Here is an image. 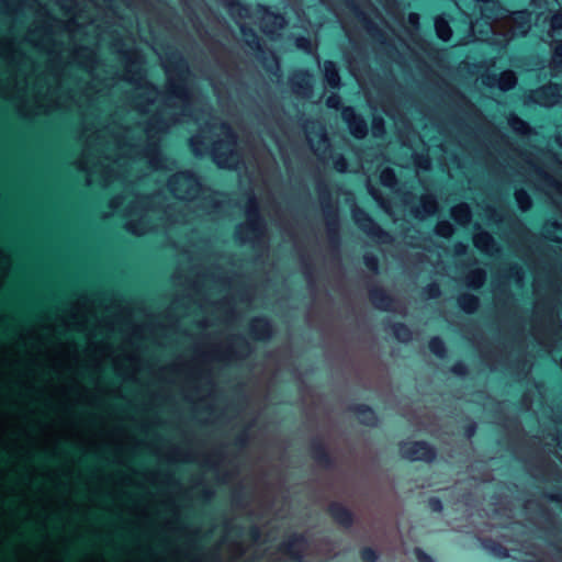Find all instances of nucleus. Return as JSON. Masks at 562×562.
Segmentation results:
<instances>
[{
	"label": "nucleus",
	"instance_id": "51",
	"mask_svg": "<svg viewBox=\"0 0 562 562\" xmlns=\"http://www.w3.org/2000/svg\"><path fill=\"white\" fill-rule=\"evenodd\" d=\"M130 367H134L135 362L133 358H128Z\"/></svg>",
	"mask_w": 562,
	"mask_h": 562
},
{
	"label": "nucleus",
	"instance_id": "37",
	"mask_svg": "<svg viewBox=\"0 0 562 562\" xmlns=\"http://www.w3.org/2000/svg\"><path fill=\"white\" fill-rule=\"evenodd\" d=\"M509 124L513 127V130H515L516 132L522 133V134H525L528 130L527 124L518 117H510Z\"/></svg>",
	"mask_w": 562,
	"mask_h": 562
},
{
	"label": "nucleus",
	"instance_id": "5",
	"mask_svg": "<svg viewBox=\"0 0 562 562\" xmlns=\"http://www.w3.org/2000/svg\"><path fill=\"white\" fill-rule=\"evenodd\" d=\"M126 165V161L122 157L113 159L109 154L103 158H99L97 162H91L88 155L86 154L80 161V167L88 172V181L92 182L97 179L102 180L104 183H109L113 179V172L115 169H120Z\"/></svg>",
	"mask_w": 562,
	"mask_h": 562
},
{
	"label": "nucleus",
	"instance_id": "52",
	"mask_svg": "<svg viewBox=\"0 0 562 562\" xmlns=\"http://www.w3.org/2000/svg\"><path fill=\"white\" fill-rule=\"evenodd\" d=\"M557 142L562 146V137L558 136Z\"/></svg>",
	"mask_w": 562,
	"mask_h": 562
},
{
	"label": "nucleus",
	"instance_id": "20",
	"mask_svg": "<svg viewBox=\"0 0 562 562\" xmlns=\"http://www.w3.org/2000/svg\"><path fill=\"white\" fill-rule=\"evenodd\" d=\"M353 218L361 229H363L368 234H374V231H375L374 224L371 221V218L368 217V215L363 211H361L359 209H355L353 210Z\"/></svg>",
	"mask_w": 562,
	"mask_h": 562
},
{
	"label": "nucleus",
	"instance_id": "13",
	"mask_svg": "<svg viewBox=\"0 0 562 562\" xmlns=\"http://www.w3.org/2000/svg\"><path fill=\"white\" fill-rule=\"evenodd\" d=\"M292 89L301 95H308L311 89V76L306 71H297L291 77Z\"/></svg>",
	"mask_w": 562,
	"mask_h": 562
},
{
	"label": "nucleus",
	"instance_id": "25",
	"mask_svg": "<svg viewBox=\"0 0 562 562\" xmlns=\"http://www.w3.org/2000/svg\"><path fill=\"white\" fill-rule=\"evenodd\" d=\"M516 85V76L513 71H504L498 79V87L506 91L514 88Z\"/></svg>",
	"mask_w": 562,
	"mask_h": 562
},
{
	"label": "nucleus",
	"instance_id": "19",
	"mask_svg": "<svg viewBox=\"0 0 562 562\" xmlns=\"http://www.w3.org/2000/svg\"><path fill=\"white\" fill-rule=\"evenodd\" d=\"M353 409H355L356 417L360 423L368 425V426L375 425L376 417L371 408H369L364 405H359V406H356Z\"/></svg>",
	"mask_w": 562,
	"mask_h": 562
},
{
	"label": "nucleus",
	"instance_id": "7",
	"mask_svg": "<svg viewBox=\"0 0 562 562\" xmlns=\"http://www.w3.org/2000/svg\"><path fill=\"white\" fill-rule=\"evenodd\" d=\"M171 192L178 199H193L200 191V184L193 175L181 172L175 175L169 181Z\"/></svg>",
	"mask_w": 562,
	"mask_h": 562
},
{
	"label": "nucleus",
	"instance_id": "4",
	"mask_svg": "<svg viewBox=\"0 0 562 562\" xmlns=\"http://www.w3.org/2000/svg\"><path fill=\"white\" fill-rule=\"evenodd\" d=\"M169 125H161L159 120L155 119L153 122L148 124L146 127V146L144 148V154L142 157L132 158L133 165H140L143 160L146 164L150 165L154 169L167 168L168 161L166 158L161 157L160 153L157 150L156 140L157 136L160 133H164Z\"/></svg>",
	"mask_w": 562,
	"mask_h": 562
},
{
	"label": "nucleus",
	"instance_id": "11",
	"mask_svg": "<svg viewBox=\"0 0 562 562\" xmlns=\"http://www.w3.org/2000/svg\"><path fill=\"white\" fill-rule=\"evenodd\" d=\"M307 139L312 149L321 156L326 155L328 150V142L324 127L319 124H313L312 130L307 131Z\"/></svg>",
	"mask_w": 562,
	"mask_h": 562
},
{
	"label": "nucleus",
	"instance_id": "8",
	"mask_svg": "<svg viewBox=\"0 0 562 562\" xmlns=\"http://www.w3.org/2000/svg\"><path fill=\"white\" fill-rule=\"evenodd\" d=\"M246 216V223L237 231V235L243 241L258 238L263 229L262 223L257 215L256 202L252 199L248 201Z\"/></svg>",
	"mask_w": 562,
	"mask_h": 562
},
{
	"label": "nucleus",
	"instance_id": "23",
	"mask_svg": "<svg viewBox=\"0 0 562 562\" xmlns=\"http://www.w3.org/2000/svg\"><path fill=\"white\" fill-rule=\"evenodd\" d=\"M435 29L437 32V35L445 42L449 41L451 37V29L448 24V22L442 18H437L435 21Z\"/></svg>",
	"mask_w": 562,
	"mask_h": 562
},
{
	"label": "nucleus",
	"instance_id": "36",
	"mask_svg": "<svg viewBox=\"0 0 562 562\" xmlns=\"http://www.w3.org/2000/svg\"><path fill=\"white\" fill-rule=\"evenodd\" d=\"M429 348L430 350L439 356V357H442L443 353H445V346H443V342L438 339V338H434L430 342H429Z\"/></svg>",
	"mask_w": 562,
	"mask_h": 562
},
{
	"label": "nucleus",
	"instance_id": "14",
	"mask_svg": "<svg viewBox=\"0 0 562 562\" xmlns=\"http://www.w3.org/2000/svg\"><path fill=\"white\" fill-rule=\"evenodd\" d=\"M262 31L268 34H274L284 27V19L281 15L266 13L261 19Z\"/></svg>",
	"mask_w": 562,
	"mask_h": 562
},
{
	"label": "nucleus",
	"instance_id": "3",
	"mask_svg": "<svg viewBox=\"0 0 562 562\" xmlns=\"http://www.w3.org/2000/svg\"><path fill=\"white\" fill-rule=\"evenodd\" d=\"M124 199L127 200L124 210L126 216L125 228L134 235L148 233L154 224L151 213L145 209L146 199L134 195H127Z\"/></svg>",
	"mask_w": 562,
	"mask_h": 562
},
{
	"label": "nucleus",
	"instance_id": "18",
	"mask_svg": "<svg viewBox=\"0 0 562 562\" xmlns=\"http://www.w3.org/2000/svg\"><path fill=\"white\" fill-rule=\"evenodd\" d=\"M474 245L482 251L492 254L495 250V243L492 236L487 233H477L474 236Z\"/></svg>",
	"mask_w": 562,
	"mask_h": 562
},
{
	"label": "nucleus",
	"instance_id": "29",
	"mask_svg": "<svg viewBox=\"0 0 562 562\" xmlns=\"http://www.w3.org/2000/svg\"><path fill=\"white\" fill-rule=\"evenodd\" d=\"M515 198H516V201H517L519 207L522 211H526L530 207L531 201H530L529 195L525 191H522V190L516 191Z\"/></svg>",
	"mask_w": 562,
	"mask_h": 562
},
{
	"label": "nucleus",
	"instance_id": "30",
	"mask_svg": "<svg viewBox=\"0 0 562 562\" xmlns=\"http://www.w3.org/2000/svg\"><path fill=\"white\" fill-rule=\"evenodd\" d=\"M540 186L548 194H552L553 191H560L561 189V186L547 175L543 177V183Z\"/></svg>",
	"mask_w": 562,
	"mask_h": 562
},
{
	"label": "nucleus",
	"instance_id": "49",
	"mask_svg": "<svg viewBox=\"0 0 562 562\" xmlns=\"http://www.w3.org/2000/svg\"><path fill=\"white\" fill-rule=\"evenodd\" d=\"M122 199L121 198H115L111 201V207L113 209H116L119 207L121 204H122Z\"/></svg>",
	"mask_w": 562,
	"mask_h": 562
},
{
	"label": "nucleus",
	"instance_id": "39",
	"mask_svg": "<svg viewBox=\"0 0 562 562\" xmlns=\"http://www.w3.org/2000/svg\"><path fill=\"white\" fill-rule=\"evenodd\" d=\"M34 102L36 104L37 110H40V111H48L49 109L53 108V105L48 101H46L43 98H40L38 95H35Z\"/></svg>",
	"mask_w": 562,
	"mask_h": 562
},
{
	"label": "nucleus",
	"instance_id": "28",
	"mask_svg": "<svg viewBox=\"0 0 562 562\" xmlns=\"http://www.w3.org/2000/svg\"><path fill=\"white\" fill-rule=\"evenodd\" d=\"M393 333L400 341H408L412 338L411 330L403 324H396L393 326Z\"/></svg>",
	"mask_w": 562,
	"mask_h": 562
},
{
	"label": "nucleus",
	"instance_id": "31",
	"mask_svg": "<svg viewBox=\"0 0 562 562\" xmlns=\"http://www.w3.org/2000/svg\"><path fill=\"white\" fill-rule=\"evenodd\" d=\"M108 357L111 358V361L113 362L116 370L123 371V367L120 362L119 356H112V353L108 347H102V350H101L100 357H98V360H102Z\"/></svg>",
	"mask_w": 562,
	"mask_h": 562
},
{
	"label": "nucleus",
	"instance_id": "40",
	"mask_svg": "<svg viewBox=\"0 0 562 562\" xmlns=\"http://www.w3.org/2000/svg\"><path fill=\"white\" fill-rule=\"evenodd\" d=\"M553 61L555 64H562V43L554 47Z\"/></svg>",
	"mask_w": 562,
	"mask_h": 562
},
{
	"label": "nucleus",
	"instance_id": "47",
	"mask_svg": "<svg viewBox=\"0 0 562 562\" xmlns=\"http://www.w3.org/2000/svg\"><path fill=\"white\" fill-rule=\"evenodd\" d=\"M367 266L374 270L376 268V260L373 257L366 256Z\"/></svg>",
	"mask_w": 562,
	"mask_h": 562
},
{
	"label": "nucleus",
	"instance_id": "2",
	"mask_svg": "<svg viewBox=\"0 0 562 562\" xmlns=\"http://www.w3.org/2000/svg\"><path fill=\"white\" fill-rule=\"evenodd\" d=\"M166 72L169 83V95L166 101V109L162 116L175 115L177 109L184 110L189 103L188 79L189 72L184 64H180L176 69L166 66Z\"/></svg>",
	"mask_w": 562,
	"mask_h": 562
},
{
	"label": "nucleus",
	"instance_id": "34",
	"mask_svg": "<svg viewBox=\"0 0 562 562\" xmlns=\"http://www.w3.org/2000/svg\"><path fill=\"white\" fill-rule=\"evenodd\" d=\"M562 30V10L557 12L551 20L552 37Z\"/></svg>",
	"mask_w": 562,
	"mask_h": 562
},
{
	"label": "nucleus",
	"instance_id": "46",
	"mask_svg": "<svg viewBox=\"0 0 562 562\" xmlns=\"http://www.w3.org/2000/svg\"><path fill=\"white\" fill-rule=\"evenodd\" d=\"M416 557L419 562H432L431 558L420 550L416 551Z\"/></svg>",
	"mask_w": 562,
	"mask_h": 562
},
{
	"label": "nucleus",
	"instance_id": "24",
	"mask_svg": "<svg viewBox=\"0 0 562 562\" xmlns=\"http://www.w3.org/2000/svg\"><path fill=\"white\" fill-rule=\"evenodd\" d=\"M231 348L232 349H231L229 355L225 356V358L243 357V356H245L248 352V349H249L247 344L243 339H240V338L236 339L233 342Z\"/></svg>",
	"mask_w": 562,
	"mask_h": 562
},
{
	"label": "nucleus",
	"instance_id": "53",
	"mask_svg": "<svg viewBox=\"0 0 562 562\" xmlns=\"http://www.w3.org/2000/svg\"><path fill=\"white\" fill-rule=\"evenodd\" d=\"M424 168H428V161L425 162Z\"/></svg>",
	"mask_w": 562,
	"mask_h": 562
},
{
	"label": "nucleus",
	"instance_id": "44",
	"mask_svg": "<svg viewBox=\"0 0 562 562\" xmlns=\"http://www.w3.org/2000/svg\"><path fill=\"white\" fill-rule=\"evenodd\" d=\"M429 507L434 512H441L442 510V503L438 498H430L429 499Z\"/></svg>",
	"mask_w": 562,
	"mask_h": 562
},
{
	"label": "nucleus",
	"instance_id": "6",
	"mask_svg": "<svg viewBox=\"0 0 562 562\" xmlns=\"http://www.w3.org/2000/svg\"><path fill=\"white\" fill-rule=\"evenodd\" d=\"M400 456L408 461L430 462L436 458L435 449L426 441L404 440L398 443Z\"/></svg>",
	"mask_w": 562,
	"mask_h": 562
},
{
	"label": "nucleus",
	"instance_id": "26",
	"mask_svg": "<svg viewBox=\"0 0 562 562\" xmlns=\"http://www.w3.org/2000/svg\"><path fill=\"white\" fill-rule=\"evenodd\" d=\"M459 305L468 313H472L477 307V299L474 295L465 294L459 299Z\"/></svg>",
	"mask_w": 562,
	"mask_h": 562
},
{
	"label": "nucleus",
	"instance_id": "17",
	"mask_svg": "<svg viewBox=\"0 0 562 562\" xmlns=\"http://www.w3.org/2000/svg\"><path fill=\"white\" fill-rule=\"evenodd\" d=\"M323 71L326 82L331 88H338L340 83V77L336 65L331 61H326L324 64Z\"/></svg>",
	"mask_w": 562,
	"mask_h": 562
},
{
	"label": "nucleus",
	"instance_id": "10",
	"mask_svg": "<svg viewBox=\"0 0 562 562\" xmlns=\"http://www.w3.org/2000/svg\"><path fill=\"white\" fill-rule=\"evenodd\" d=\"M535 102L543 106H553L559 103L561 98V89L557 85H549L533 92Z\"/></svg>",
	"mask_w": 562,
	"mask_h": 562
},
{
	"label": "nucleus",
	"instance_id": "45",
	"mask_svg": "<svg viewBox=\"0 0 562 562\" xmlns=\"http://www.w3.org/2000/svg\"><path fill=\"white\" fill-rule=\"evenodd\" d=\"M362 558L366 562H373L375 560V553L368 549L362 552Z\"/></svg>",
	"mask_w": 562,
	"mask_h": 562
},
{
	"label": "nucleus",
	"instance_id": "1",
	"mask_svg": "<svg viewBox=\"0 0 562 562\" xmlns=\"http://www.w3.org/2000/svg\"><path fill=\"white\" fill-rule=\"evenodd\" d=\"M209 133L217 139L212 143L211 137L203 131L200 135L191 138L193 153L202 155L212 145L214 160L220 167L234 168L237 166L239 156L234 149L235 139L229 127L225 124H214Z\"/></svg>",
	"mask_w": 562,
	"mask_h": 562
},
{
	"label": "nucleus",
	"instance_id": "9",
	"mask_svg": "<svg viewBox=\"0 0 562 562\" xmlns=\"http://www.w3.org/2000/svg\"><path fill=\"white\" fill-rule=\"evenodd\" d=\"M530 24V14L525 11L512 13L502 22V26L507 27L512 36L527 34Z\"/></svg>",
	"mask_w": 562,
	"mask_h": 562
},
{
	"label": "nucleus",
	"instance_id": "16",
	"mask_svg": "<svg viewBox=\"0 0 562 562\" xmlns=\"http://www.w3.org/2000/svg\"><path fill=\"white\" fill-rule=\"evenodd\" d=\"M125 136L123 138L115 137L112 144H109L106 147V150L110 151L113 148L120 149L125 155L127 150H131V147H134V144H127V139L131 140L134 138V135L136 134L135 130H130L125 132Z\"/></svg>",
	"mask_w": 562,
	"mask_h": 562
},
{
	"label": "nucleus",
	"instance_id": "32",
	"mask_svg": "<svg viewBox=\"0 0 562 562\" xmlns=\"http://www.w3.org/2000/svg\"><path fill=\"white\" fill-rule=\"evenodd\" d=\"M436 232L442 237H450L453 233V227L449 222H440L436 227Z\"/></svg>",
	"mask_w": 562,
	"mask_h": 562
},
{
	"label": "nucleus",
	"instance_id": "15",
	"mask_svg": "<svg viewBox=\"0 0 562 562\" xmlns=\"http://www.w3.org/2000/svg\"><path fill=\"white\" fill-rule=\"evenodd\" d=\"M330 515L331 517L340 525L348 527L352 524V514L350 510L342 505L333 504L330 506Z\"/></svg>",
	"mask_w": 562,
	"mask_h": 562
},
{
	"label": "nucleus",
	"instance_id": "22",
	"mask_svg": "<svg viewBox=\"0 0 562 562\" xmlns=\"http://www.w3.org/2000/svg\"><path fill=\"white\" fill-rule=\"evenodd\" d=\"M251 333L258 339H263L270 335V325L266 319H256L251 325Z\"/></svg>",
	"mask_w": 562,
	"mask_h": 562
},
{
	"label": "nucleus",
	"instance_id": "33",
	"mask_svg": "<svg viewBox=\"0 0 562 562\" xmlns=\"http://www.w3.org/2000/svg\"><path fill=\"white\" fill-rule=\"evenodd\" d=\"M380 178L381 182L386 187H393L395 184V175L391 169H384Z\"/></svg>",
	"mask_w": 562,
	"mask_h": 562
},
{
	"label": "nucleus",
	"instance_id": "27",
	"mask_svg": "<svg viewBox=\"0 0 562 562\" xmlns=\"http://www.w3.org/2000/svg\"><path fill=\"white\" fill-rule=\"evenodd\" d=\"M485 273L483 270H474L468 277V284L473 288H479L484 283Z\"/></svg>",
	"mask_w": 562,
	"mask_h": 562
},
{
	"label": "nucleus",
	"instance_id": "43",
	"mask_svg": "<svg viewBox=\"0 0 562 562\" xmlns=\"http://www.w3.org/2000/svg\"><path fill=\"white\" fill-rule=\"evenodd\" d=\"M381 293H373L372 294V301L373 303L380 307V308H387L389 307V303L387 302H384L383 300H381V302L379 301V296H380Z\"/></svg>",
	"mask_w": 562,
	"mask_h": 562
},
{
	"label": "nucleus",
	"instance_id": "41",
	"mask_svg": "<svg viewBox=\"0 0 562 562\" xmlns=\"http://www.w3.org/2000/svg\"><path fill=\"white\" fill-rule=\"evenodd\" d=\"M143 92L148 94L147 100L149 102H154L156 100V98H157V94H158L157 91L153 87L144 88Z\"/></svg>",
	"mask_w": 562,
	"mask_h": 562
},
{
	"label": "nucleus",
	"instance_id": "48",
	"mask_svg": "<svg viewBox=\"0 0 562 562\" xmlns=\"http://www.w3.org/2000/svg\"><path fill=\"white\" fill-rule=\"evenodd\" d=\"M336 169L339 171H344L346 169V162L342 158H339L335 161Z\"/></svg>",
	"mask_w": 562,
	"mask_h": 562
},
{
	"label": "nucleus",
	"instance_id": "35",
	"mask_svg": "<svg viewBox=\"0 0 562 562\" xmlns=\"http://www.w3.org/2000/svg\"><path fill=\"white\" fill-rule=\"evenodd\" d=\"M422 204L426 215H430L436 211V201L431 196H424Z\"/></svg>",
	"mask_w": 562,
	"mask_h": 562
},
{
	"label": "nucleus",
	"instance_id": "21",
	"mask_svg": "<svg viewBox=\"0 0 562 562\" xmlns=\"http://www.w3.org/2000/svg\"><path fill=\"white\" fill-rule=\"evenodd\" d=\"M451 215L458 223L464 225L470 222L471 212L467 204H459L451 211Z\"/></svg>",
	"mask_w": 562,
	"mask_h": 562
},
{
	"label": "nucleus",
	"instance_id": "42",
	"mask_svg": "<svg viewBox=\"0 0 562 562\" xmlns=\"http://www.w3.org/2000/svg\"><path fill=\"white\" fill-rule=\"evenodd\" d=\"M340 103V99L337 94H333L330 97H328V99L326 100V104L329 106V108H338Z\"/></svg>",
	"mask_w": 562,
	"mask_h": 562
},
{
	"label": "nucleus",
	"instance_id": "12",
	"mask_svg": "<svg viewBox=\"0 0 562 562\" xmlns=\"http://www.w3.org/2000/svg\"><path fill=\"white\" fill-rule=\"evenodd\" d=\"M342 119L348 124L351 134L356 137L361 138L367 134L366 122L357 116L351 108L344 109Z\"/></svg>",
	"mask_w": 562,
	"mask_h": 562
},
{
	"label": "nucleus",
	"instance_id": "38",
	"mask_svg": "<svg viewBox=\"0 0 562 562\" xmlns=\"http://www.w3.org/2000/svg\"><path fill=\"white\" fill-rule=\"evenodd\" d=\"M372 133L374 136H381L383 134V120L374 117L372 122Z\"/></svg>",
	"mask_w": 562,
	"mask_h": 562
},
{
	"label": "nucleus",
	"instance_id": "50",
	"mask_svg": "<svg viewBox=\"0 0 562 562\" xmlns=\"http://www.w3.org/2000/svg\"><path fill=\"white\" fill-rule=\"evenodd\" d=\"M417 19V14H411L409 20L411 22H414Z\"/></svg>",
	"mask_w": 562,
	"mask_h": 562
}]
</instances>
